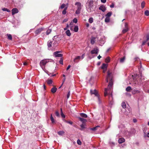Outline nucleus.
<instances>
[{"label": "nucleus", "instance_id": "nucleus-40", "mask_svg": "<svg viewBox=\"0 0 149 149\" xmlns=\"http://www.w3.org/2000/svg\"><path fill=\"white\" fill-rule=\"evenodd\" d=\"M52 30L51 29H48L46 31V34L47 35H49V33H50L51 32Z\"/></svg>", "mask_w": 149, "mask_h": 149}, {"label": "nucleus", "instance_id": "nucleus-37", "mask_svg": "<svg viewBox=\"0 0 149 149\" xmlns=\"http://www.w3.org/2000/svg\"><path fill=\"white\" fill-rule=\"evenodd\" d=\"M47 82L49 85L51 84L52 82V81L51 80H49L47 81Z\"/></svg>", "mask_w": 149, "mask_h": 149}, {"label": "nucleus", "instance_id": "nucleus-62", "mask_svg": "<svg viewBox=\"0 0 149 149\" xmlns=\"http://www.w3.org/2000/svg\"><path fill=\"white\" fill-rule=\"evenodd\" d=\"M89 24L88 23H86V26L87 27H88L89 26Z\"/></svg>", "mask_w": 149, "mask_h": 149}, {"label": "nucleus", "instance_id": "nucleus-60", "mask_svg": "<svg viewBox=\"0 0 149 149\" xmlns=\"http://www.w3.org/2000/svg\"><path fill=\"white\" fill-rule=\"evenodd\" d=\"M133 121L134 122L136 123L137 122V120L135 119H133Z\"/></svg>", "mask_w": 149, "mask_h": 149}, {"label": "nucleus", "instance_id": "nucleus-5", "mask_svg": "<svg viewBox=\"0 0 149 149\" xmlns=\"http://www.w3.org/2000/svg\"><path fill=\"white\" fill-rule=\"evenodd\" d=\"M75 5L77 6V9H81L82 5L81 3L79 2H77L75 3Z\"/></svg>", "mask_w": 149, "mask_h": 149}, {"label": "nucleus", "instance_id": "nucleus-41", "mask_svg": "<svg viewBox=\"0 0 149 149\" xmlns=\"http://www.w3.org/2000/svg\"><path fill=\"white\" fill-rule=\"evenodd\" d=\"M145 15L147 16L149 15V11L148 10H146L145 12Z\"/></svg>", "mask_w": 149, "mask_h": 149}, {"label": "nucleus", "instance_id": "nucleus-61", "mask_svg": "<svg viewBox=\"0 0 149 149\" xmlns=\"http://www.w3.org/2000/svg\"><path fill=\"white\" fill-rule=\"evenodd\" d=\"M138 59H139L138 58V57L135 58H134L135 61H136Z\"/></svg>", "mask_w": 149, "mask_h": 149}, {"label": "nucleus", "instance_id": "nucleus-25", "mask_svg": "<svg viewBox=\"0 0 149 149\" xmlns=\"http://www.w3.org/2000/svg\"><path fill=\"white\" fill-rule=\"evenodd\" d=\"M58 45V43L56 42L53 43L52 45V48L54 49Z\"/></svg>", "mask_w": 149, "mask_h": 149}, {"label": "nucleus", "instance_id": "nucleus-18", "mask_svg": "<svg viewBox=\"0 0 149 149\" xmlns=\"http://www.w3.org/2000/svg\"><path fill=\"white\" fill-rule=\"evenodd\" d=\"M79 119L83 123H84L87 121L86 120V119H84L82 118L79 117Z\"/></svg>", "mask_w": 149, "mask_h": 149}, {"label": "nucleus", "instance_id": "nucleus-33", "mask_svg": "<svg viewBox=\"0 0 149 149\" xmlns=\"http://www.w3.org/2000/svg\"><path fill=\"white\" fill-rule=\"evenodd\" d=\"M7 36L8 37V38L9 40H11L12 39V36L10 34H7Z\"/></svg>", "mask_w": 149, "mask_h": 149}, {"label": "nucleus", "instance_id": "nucleus-53", "mask_svg": "<svg viewBox=\"0 0 149 149\" xmlns=\"http://www.w3.org/2000/svg\"><path fill=\"white\" fill-rule=\"evenodd\" d=\"M147 41L146 40L143 41L142 44V45H145Z\"/></svg>", "mask_w": 149, "mask_h": 149}, {"label": "nucleus", "instance_id": "nucleus-15", "mask_svg": "<svg viewBox=\"0 0 149 149\" xmlns=\"http://www.w3.org/2000/svg\"><path fill=\"white\" fill-rule=\"evenodd\" d=\"M99 126H97L93 128H90V130L95 131L96 130H97L99 127H100Z\"/></svg>", "mask_w": 149, "mask_h": 149}, {"label": "nucleus", "instance_id": "nucleus-12", "mask_svg": "<svg viewBox=\"0 0 149 149\" xmlns=\"http://www.w3.org/2000/svg\"><path fill=\"white\" fill-rule=\"evenodd\" d=\"M43 29L42 28L39 29H37L35 32V33L36 34H38L40 33L42 31Z\"/></svg>", "mask_w": 149, "mask_h": 149}, {"label": "nucleus", "instance_id": "nucleus-1", "mask_svg": "<svg viewBox=\"0 0 149 149\" xmlns=\"http://www.w3.org/2000/svg\"><path fill=\"white\" fill-rule=\"evenodd\" d=\"M112 74L110 71H108L107 72V75L106 79V81L107 82L109 81V82L107 88H105L104 93L105 96L107 95L108 93H110V90L112 88L113 85L112 81Z\"/></svg>", "mask_w": 149, "mask_h": 149}, {"label": "nucleus", "instance_id": "nucleus-24", "mask_svg": "<svg viewBox=\"0 0 149 149\" xmlns=\"http://www.w3.org/2000/svg\"><path fill=\"white\" fill-rule=\"evenodd\" d=\"M80 127H81L80 130H82L84 129L85 128V125L84 123H82L81 125H80Z\"/></svg>", "mask_w": 149, "mask_h": 149}, {"label": "nucleus", "instance_id": "nucleus-23", "mask_svg": "<svg viewBox=\"0 0 149 149\" xmlns=\"http://www.w3.org/2000/svg\"><path fill=\"white\" fill-rule=\"evenodd\" d=\"M65 33L68 36H70L71 35V33L70 32V31L69 30H67L65 32Z\"/></svg>", "mask_w": 149, "mask_h": 149}, {"label": "nucleus", "instance_id": "nucleus-26", "mask_svg": "<svg viewBox=\"0 0 149 149\" xmlns=\"http://www.w3.org/2000/svg\"><path fill=\"white\" fill-rule=\"evenodd\" d=\"M68 8V6L66 7H65L64 10H63V11L62 12V14L63 15H65L66 14V11Z\"/></svg>", "mask_w": 149, "mask_h": 149}, {"label": "nucleus", "instance_id": "nucleus-29", "mask_svg": "<svg viewBox=\"0 0 149 149\" xmlns=\"http://www.w3.org/2000/svg\"><path fill=\"white\" fill-rule=\"evenodd\" d=\"M112 15V13L111 12H109L106 15V16L107 17H110Z\"/></svg>", "mask_w": 149, "mask_h": 149}, {"label": "nucleus", "instance_id": "nucleus-17", "mask_svg": "<svg viewBox=\"0 0 149 149\" xmlns=\"http://www.w3.org/2000/svg\"><path fill=\"white\" fill-rule=\"evenodd\" d=\"M139 93V91L136 90L135 89H133L132 91V93L133 94H135L136 93Z\"/></svg>", "mask_w": 149, "mask_h": 149}, {"label": "nucleus", "instance_id": "nucleus-56", "mask_svg": "<svg viewBox=\"0 0 149 149\" xmlns=\"http://www.w3.org/2000/svg\"><path fill=\"white\" fill-rule=\"evenodd\" d=\"M114 6V4L113 3H112V4L110 6V7L111 8H113Z\"/></svg>", "mask_w": 149, "mask_h": 149}, {"label": "nucleus", "instance_id": "nucleus-27", "mask_svg": "<svg viewBox=\"0 0 149 149\" xmlns=\"http://www.w3.org/2000/svg\"><path fill=\"white\" fill-rule=\"evenodd\" d=\"M64 132L63 131H60L58 132V134L59 135H63L64 133Z\"/></svg>", "mask_w": 149, "mask_h": 149}, {"label": "nucleus", "instance_id": "nucleus-13", "mask_svg": "<svg viewBox=\"0 0 149 149\" xmlns=\"http://www.w3.org/2000/svg\"><path fill=\"white\" fill-rule=\"evenodd\" d=\"M125 139L123 138H122L119 139L118 140V142L119 143L121 144L125 141Z\"/></svg>", "mask_w": 149, "mask_h": 149}, {"label": "nucleus", "instance_id": "nucleus-42", "mask_svg": "<svg viewBox=\"0 0 149 149\" xmlns=\"http://www.w3.org/2000/svg\"><path fill=\"white\" fill-rule=\"evenodd\" d=\"M125 59V57H124L123 58H121L120 59V61L121 63L123 62Z\"/></svg>", "mask_w": 149, "mask_h": 149}, {"label": "nucleus", "instance_id": "nucleus-55", "mask_svg": "<svg viewBox=\"0 0 149 149\" xmlns=\"http://www.w3.org/2000/svg\"><path fill=\"white\" fill-rule=\"evenodd\" d=\"M73 25V22H71L70 24V26H72Z\"/></svg>", "mask_w": 149, "mask_h": 149}, {"label": "nucleus", "instance_id": "nucleus-34", "mask_svg": "<svg viewBox=\"0 0 149 149\" xmlns=\"http://www.w3.org/2000/svg\"><path fill=\"white\" fill-rule=\"evenodd\" d=\"M81 10L77 9V10L76 11L75 13L77 14H79L80 13V12Z\"/></svg>", "mask_w": 149, "mask_h": 149}, {"label": "nucleus", "instance_id": "nucleus-4", "mask_svg": "<svg viewBox=\"0 0 149 149\" xmlns=\"http://www.w3.org/2000/svg\"><path fill=\"white\" fill-rule=\"evenodd\" d=\"M52 42L51 41L49 40L47 43V45L48 46V50H51L52 49Z\"/></svg>", "mask_w": 149, "mask_h": 149}, {"label": "nucleus", "instance_id": "nucleus-44", "mask_svg": "<svg viewBox=\"0 0 149 149\" xmlns=\"http://www.w3.org/2000/svg\"><path fill=\"white\" fill-rule=\"evenodd\" d=\"M77 18H74L73 20V22L75 23H77Z\"/></svg>", "mask_w": 149, "mask_h": 149}, {"label": "nucleus", "instance_id": "nucleus-6", "mask_svg": "<svg viewBox=\"0 0 149 149\" xmlns=\"http://www.w3.org/2000/svg\"><path fill=\"white\" fill-rule=\"evenodd\" d=\"M91 94H94L95 95V96H97L98 100H99V98L98 96L97 92V90H94L93 91L91 90Z\"/></svg>", "mask_w": 149, "mask_h": 149}, {"label": "nucleus", "instance_id": "nucleus-32", "mask_svg": "<svg viewBox=\"0 0 149 149\" xmlns=\"http://www.w3.org/2000/svg\"><path fill=\"white\" fill-rule=\"evenodd\" d=\"M89 22L90 23H92L93 22V19L92 17L90 18L88 20Z\"/></svg>", "mask_w": 149, "mask_h": 149}, {"label": "nucleus", "instance_id": "nucleus-11", "mask_svg": "<svg viewBox=\"0 0 149 149\" xmlns=\"http://www.w3.org/2000/svg\"><path fill=\"white\" fill-rule=\"evenodd\" d=\"M12 11V15H14L15 13H17L19 12L18 10L16 8L13 9Z\"/></svg>", "mask_w": 149, "mask_h": 149}, {"label": "nucleus", "instance_id": "nucleus-54", "mask_svg": "<svg viewBox=\"0 0 149 149\" xmlns=\"http://www.w3.org/2000/svg\"><path fill=\"white\" fill-rule=\"evenodd\" d=\"M101 2L103 3H105L106 1V0H101Z\"/></svg>", "mask_w": 149, "mask_h": 149}, {"label": "nucleus", "instance_id": "nucleus-64", "mask_svg": "<svg viewBox=\"0 0 149 149\" xmlns=\"http://www.w3.org/2000/svg\"><path fill=\"white\" fill-rule=\"evenodd\" d=\"M27 63L26 62L24 63V65H27Z\"/></svg>", "mask_w": 149, "mask_h": 149}, {"label": "nucleus", "instance_id": "nucleus-52", "mask_svg": "<svg viewBox=\"0 0 149 149\" xmlns=\"http://www.w3.org/2000/svg\"><path fill=\"white\" fill-rule=\"evenodd\" d=\"M77 143L79 144V145H81V142L79 140H78L77 141Z\"/></svg>", "mask_w": 149, "mask_h": 149}, {"label": "nucleus", "instance_id": "nucleus-14", "mask_svg": "<svg viewBox=\"0 0 149 149\" xmlns=\"http://www.w3.org/2000/svg\"><path fill=\"white\" fill-rule=\"evenodd\" d=\"M80 58L81 57L80 56H77L74 59V61L75 63H77Z\"/></svg>", "mask_w": 149, "mask_h": 149}, {"label": "nucleus", "instance_id": "nucleus-48", "mask_svg": "<svg viewBox=\"0 0 149 149\" xmlns=\"http://www.w3.org/2000/svg\"><path fill=\"white\" fill-rule=\"evenodd\" d=\"M61 117L63 118H65V116L63 114V112L61 113Z\"/></svg>", "mask_w": 149, "mask_h": 149}, {"label": "nucleus", "instance_id": "nucleus-30", "mask_svg": "<svg viewBox=\"0 0 149 149\" xmlns=\"http://www.w3.org/2000/svg\"><path fill=\"white\" fill-rule=\"evenodd\" d=\"M95 38H93L91 40V44L92 45L95 42Z\"/></svg>", "mask_w": 149, "mask_h": 149}, {"label": "nucleus", "instance_id": "nucleus-9", "mask_svg": "<svg viewBox=\"0 0 149 149\" xmlns=\"http://www.w3.org/2000/svg\"><path fill=\"white\" fill-rule=\"evenodd\" d=\"M59 52L57 51L54 53V54L55 55V57H61L63 56V54H58Z\"/></svg>", "mask_w": 149, "mask_h": 149}, {"label": "nucleus", "instance_id": "nucleus-59", "mask_svg": "<svg viewBox=\"0 0 149 149\" xmlns=\"http://www.w3.org/2000/svg\"><path fill=\"white\" fill-rule=\"evenodd\" d=\"M84 56L85 55L84 54H83L81 56L82 59H83L84 58Z\"/></svg>", "mask_w": 149, "mask_h": 149}, {"label": "nucleus", "instance_id": "nucleus-36", "mask_svg": "<svg viewBox=\"0 0 149 149\" xmlns=\"http://www.w3.org/2000/svg\"><path fill=\"white\" fill-rule=\"evenodd\" d=\"M110 61V59L109 57H107V58L105 60V62L107 63L109 62Z\"/></svg>", "mask_w": 149, "mask_h": 149}, {"label": "nucleus", "instance_id": "nucleus-21", "mask_svg": "<svg viewBox=\"0 0 149 149\" xmlns=\"http://www.w3.org/2000/svg\"><path fill=\"white\" fill-rule=\"evenodd\" d=\"M80 115L81 116L84 118H86L87 117V115L83 113H80Z\"/></svg>", "mask_w": 149, "mask_h": 149}, {"label": "nucleus", "instance_id": "nucleus-43", "mask_svg": "<svg viewBox=\"0 0 149 149\" xmlns=\"http://www.w3.org/2000/svg\"><path fill=\"white\" fill-rule=\"evenodd\" d=\"M66 5L64 3L62 4L60 8L61 9H63L65 7Z\"/></svg>", "mask_w": 149, "mask_h": 149}, {"label": "nucleus", "instance_id": "nucleus-22", "mask_svg": "<svg viewBox=\"0 0 149 149\" xmlns=\"http://www.w3.org/2000/svg\"><path fill=\"white\" fill-rule=\"evenodd\" d=\"M121 105L123 108H125L126 107V104L125 102H122Z\"/></svg>", "mask_w": 149, "mask_h": 149}, {"label": "nucleus", "instance_id": "nucleus-10", "mask_svg": "<svg viewBox=\"0 0 149 149\" xmlns=\"http://www.w3.org/2000/svg\"><path fill=\"white\" fill-rule=\"evenodd\" d=\"M98 49L97 48H96L91 51V53L92 54H97L98 53Z\"/></svg>", "mask_w": 149, "mask_h": 149}, {"label": "nucleus", "instance_id": "nucleus-38", "mask_svg": "<svg viewBox=\"0 0 149 149\" xmlns=\"http://www.w3.org/2000/svg\"><path fill=\"white\" fill-rule=\"evenodd\" d=\"M145 4V3L144 1H143L141 3V7L142 8H144Z\"/></svg>", "mask_w": 149, "mask_h": 149}, {"label": "nucleus", "instance_id": "nucleus-46", "mask_svg": "<svg viewBox=\"0 0 149 149\" xmlns=\"http://www.w3.org/2000/svg\"><path fill=\"white\" fill-rule=\"evenodd\" d=\"M55 114L57 116L59 117L60 116L59 113H58V111H56Z\"/></svg>", "mask_w": 149, "mask_h": 149}, {"label": "nucleus", "instance_id": "nucleus-45", "mask_svg": "<svg viewBox=\"0 0 149 149\" xmlns=\"http://www.w3.org/2000/svg\"><path fill=\"white\" fill-rule=\"evenodd\" d=\"M2 10L3 11H7L8 12H10V10H9L8 9H7L6 8H3L2 9Z\"/></svg>", "mask_w": 149, "mask_h": 149}, {"label": "nucleus", "instance_id": "nucleus-58", "mask_svg": "<svg viewBox=\"0 0 149 149\" xmlns=\"http://www.w3.org/2000/svg\"><path fill=\"white\" fill-rule=\"evenodd\" d=\"M68 21V19H65L63 20V22H67Z\"/></svg>", "mask_w": 149, "mask_h": 149}, {"label": "nucleus", "instance_id": "nucleus-63", "mask_svg": "<svg viewBox=\"0 0 149 149\" xmlns=\"http://www.w3.org/2000/svg\"><path fill=\"white\" fill-rule=\"evenodd\" d=\"M101 56H100V55H99V56H98L97 58L98 59H100V58H101Z\"/></svg>", "mask_w": 149, "mask_h": 149}, {"label": "nucleus", "instance_id": "nucleus-19", "mask_svg": "<svg viewBox=\"0 0 149 149\" xmlns=\"http://www.w3.org/2000/svg\"><path fill=\"white\" fill-rule=\"evenodd\" d=\"M56 90L57 88L56 87H54L52 88L51 91L52 93H54L56 92Z\"/></svg>", "mask_w": 149, "mask_h": 149}, {"label": "nucleus", "instance_id": "nucleus-50", "mask_svg": "<svg viewBox=\"0 0 149 149\" xmlns=\"http://www.w3.org/2000/svg\"><path fill=\"white\" fill-rule=\"evenodd\" d=\"M70 91H69L68 92V93L67 94V98H69V97H70Z\"/></svg>", "mask_w": 149, "mask_h": 149}, {"label": "nucleus", "instance_id": "nucleus-28", "mask_svg": "<svg viewBox=\"0 0 149 149\" xmlns=\"http://www.w3.org/2000/svg\"><path fill=\"white\" fill-rule=\"evenodd\" d=\"M132 90L131 88L129 86L127 87L126 89V90L127 92H130Z\"/></svg>", "mask_w": 149, "mask_h": 149}, {"label": "nucleus", "instance_id": "nucleus-2", "mask_svg": "<svg viewBox=\"0 0 149 149\" xmlns=\"http://www.w3.org/2000/svg\"><path fill=\"white\" fill-rule=\"evenodd\" d=\"M93 2L92 1H90L87 3L86 5V7L87 10L91 12L93 9Z\"/></svg>", "mask_w": 149, "mask_h": 149}, {"label": "nucleus", "instance_id": "nucleus-51", "mask_svg": "<svg viewBox=\"0 0 149 149\" xmlns=\"http://www.w3.org/2000/svg\"><path fill=\"white\" fill-rule=\"evenodd\" d=\"M65 122L67 123H68L69 124H70V125H72V122H71V121H65Z\"/></svg>", "mask_w": 149, "mask_h": 149}, {"label": "nucleus", "instance_id": "nucleus-31", "mask_svg": "<svg viewBox=\"0 0 149 149\" xmlns=\"http://www.w3.org/2000/svg\"><path fill=\"white\" fill-rule=\"evenodd\" d=\"M110 21V18L109 17H107L105 18V22H109Z\"/></svg>", "mask_w": 149, "mask_h": 149}, {"label": "nucleus", "instance_id": "nucleus-8", "mask_svg": "<svg viewBox=\"0 0 149 149\" xmlns=\"http://www.w3.org/2000/svg\"><path fill=\"white\" fill-rule=\"evenodd\" d=\"M99 10H101L103 12H104L106 10V8L104 5L101 6L99 8Z\"/></svg>", "mask_w": 149, "mask_h": 149}, {"label": "nucleus", "instance_id": "nucleus-20", "mask_svg": "<svg viewBox=\"0 0 149 149\" xmlns=\"http://www.w3.org/2000/svg\"><path fill=\"white\" fill-rule=\"evenodd\" d=\"M50 120L52 121V123H55V120H54V118H53V117H52V114L51 115V116H50Z\"/></svg>", "mask_w": 149, "mask_h": 149}, {"label": "nucleus", "instance_id": "nucleus-16", "mask_svg": "<svg viewBox=\"0 0 149 149\" xmlns=\"http://www.w3.org/2000/svg\"><path fill=\"white\" fill-rule=\"evenodd\" d=\"M107 64L103 63L102 65V66H101V68L103 70H106L107 67Z\"/></svg>", "mask_w": 149, "mask_h": 149}, {"label": "nucleus", "instance_id": "nucleus-7", "mask_svg": "<svg viewBox=\"0 0 149 149\" xmlns=\"http://www.w3.org/2000/svg\"><path fill=\"white\" fill-rule=\"evenodd\" d=\"M125 28L123 29L122 31V32L124 33L126 32L128 30V28L127 26V24L126 23H125Z\"/></svg>", "mask_w": 149, "mask_h": 149}, {"label": "nucleus", "instance_id": "nucleus-47", "mask_svg": "<svg viewBox=\"0 0 149 149\" xmlns=\"http://www.w3.org/2000/svg\"><path fill=\"white\" fill-rule=\"evenodd\" d=\"M59 63L60 64H63V59L61 58L59 61Z\"/></svg>", "mask_w": 149, "mask_h": 149}, {"label": "nucleus", "instance_id": "nucleus-57", "mask_svg": "<svg viewBox=\"0 0 149 149\" xmlns=\"http://www.w3.org/2000/svg\"><path fill=\"white\" fill-rule=\"evenodd\" d=\"M70 67L71 66L70 65H68L66 69L67 70H69L70 68Z\"/></svg>", "mask_w": 149, "mask_h": 149}, {"label": "nucleus", "instance_id": "nucleus-39", "mask_svg": "<svg viewBox=\"0 0 149 149\" xmlns=\"http://www.w3.org/2000/svg\"><path fill=\"white\" fill-rule=\"evenodd\" d=\"M109 100L110 101H112L113 100V96L111 93L109 95Z\"/></svg>", "mask_w": 149, "mask_h": 149}, {"label": "nucleus", "instance_id": "nucleus-3", "mask_svg": "<svg viewBox=\"0 0 149 149\" xmlns=\"http://www.w3.org/2000/svg\"><path fill=\"white\" fill-rule=\"evenodd\" d=\"M48 59H45L42 60L40 63V65L42 68L43 67L45 66L46 63L49 62Z\"/></svg>", "mask_w": 149, "mask_h": 149}, {"label": "nucleus", "instance_id": "nucleus-49", "mask_svg": "<svg viewBox=\"0 0 149 149\" xmlns=\"http://www.w3.org/2000/svg\"><path fill=\"white\" fill-rule=\"evenodd\" d=\"M146 41H148L149 40V33L146 36Z\"/></svg>", "mask_w": 149, "mask_h": 149}, {"label": "nucleus", "instance_id": "nucleus-35", "mask_svg": "<svg viewBox=\"0 0 149 149\" xmlns=\"http://www.w3.org/2000/svg\"><path fill=\"white\" fill-rule=\"evenodd\" d=\"M78 30V27L77 26H75L74 28V31L75 32H77Z\"/></svg>", "mask_w": 149, "mask_h": 149}]
</instances>
